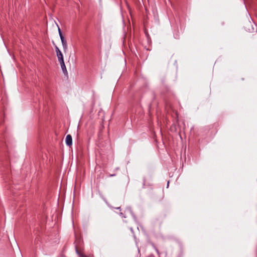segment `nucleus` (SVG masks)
<instances>
[{
  "label": "nucleus",
  "mask_w": 257,
  "mask_h": 257,
  "mask_svg": "<svg viewBox=\"0 0 257 257\" xmlns=\"http://www.w3.org/2000/svg\"><path fill=\"white\" fill-rule=\"evenodd\" d=\"M58 32H59V34L62 33L61 31L59 28H58Z\"/></svg>",
  "instance_id": "11"
},
{
  "label": "nucleus",
  "mask_w": 257,
  "mask_h": 257,
  "mask_svg": "<svg viewBox=\"0 0 257 257\" xmlns=\"http://www.w3.org/2000/svg\"><path fill=\"white\" fill-rule=\"evenodd\" d=\"M116 209H119L120 210H120V207H117V208H116Z\"/></svg>",
  "instance_id": "12"
},
{
  "label": "nucleus",
  "mask_w": 257,
  "mask_h": 257,
  "mask_svg": "<svg viewBox=\"0 0 257 257\" xmlns=\"http://www.w3.org/2000/svg\"><path fill=\"white\" fill-rule=\"evenodd\" d=\"M61 41L62 42L63 51L64 52H66L67 51V48H68L67 41L65 40V39H62V40H61Z\"/></svg>",
  "instance_id": "2"
},
{
  "label": "nucleus",
  "mask_w": 257,
  "mask_h": 257,
  "mask_svg": "<svg viewBox=\"0 0 257 257\" xmlns=\"http://www.w3.org/2000/svg\"><path fill=\"white\" fill-rule=\"evenodd\" d=\"M59 34V36H60V39L61 40H62V39H64L65 38L63 36V35H62V33H60V34Z\"/></svg>",
  "instance_id": "10"
},
{
  "label": "nucleus",
  "mask_w": 257,
  "mask_h": 257,
  "mask_svg": "<svg viewBox=\"0 0 257 257\" xmlns=\"http://www.w3.org/2000/svg\"><path fill=\"white\" fill-rule=\"evenodd\" d=\"M59 34V36H60V39L61 40H62V39H64L65 38L63 36V35H62V33H60V34Z\"/></svg>",
  "instance_id": "9"
},
{
  "label": "nucleus",
  "mask_w": 257,
  "mask_h": 257,
  "mask_svg": "<svg viewBox=\"0 0 257 257\" xmlns=\"http://www.w3.org/2000/svg\"><path fill=\"white\" fill-rule=\"evenodd\" d=\"M126 211L127 212H130L131 214H133L131 208L130 207H128L126 209Z\"/></svg>",
  "instance_id": "8"
},
{
  "label": "nucleus",
  "mask_w": 257,
  "mask_h": 257,
  "mask_svg": "<svg viewBox=\"0 0 257 257\" xmlns=\"http://www.w3.org/2000/svg\"><path fill=\"white\" fill-rule=\"evenodd\" d=\"M55 51H56V55L58 54L59 53H62L61 52V51L60 50V49H59V48L57 46H55Z\"/></svg>",
  "instance_id": "6"
},
{
  "label": "nucleus",
  "mask_w": 257,
  "mask_h": 257,
  "mask_svg": "<svg viewBox=\"0 0 257 257\" xmlns=\"http://www.w3.org/2000/svg\"><path fill=\"white\" fill-rule=\"evenodd\" d=\"M119 214L121 217H123V218L126 217V211H124V212H120Z\"/></svg>",
  "instance_id": "5"
},
{
  "label": "nucleus",
  "mask_w": 257,
  "mask_h": 257,
  "mask_svg": "<svg viewBox=\"0 0 257 257\" xmlns=\"http://www.w3.org/2000/svg\"><path fill=\"white\" fill-rule=\"evenodd\" d=\"M60 64L61 67V69L62 70L63 73L65 75L67 74V69H66V66L64 63V61L63 62H60Z\"/></svg>",
  "instance_id": "3"
},
{
  "label": "nucleus",
  "mask_w": 257,
  "mask_h": 257,
  "mask_svg": "<svg viewBox=\"0 0 257 257\" xmlns=\"http://www.w3.org/2000/svg\"><path fill=\"white\" fill-rule=\"evenodd\" d=\"M77 253L80 256V257H83L84 255L82 253H81L79 252L77 249L76 250Z\"/></svg>",
  "instance_id": "7"
},
{
  "label": "nucleus",
  "mask_w": 257,
  "mask_h": 257,
  "mask_svg": "<svg viewBox=\"0 0 257 257\" xmlns=\"http://www.w3.org/2000/svg\"><path fill=\"white\" fill-rule=\"evenodd\" d=\"M57 56L59 63L64 61L63 56L62 53L57 54Z\"/></svg>",
  "instance_id": "4"
},
{
  "label": "nucleus",
  "mask_w": 257,
  "mask_h": 257,
  "mask_svg": "<svg viewBox=\"0 0 257 257\" xmlns=\"http://www.w3.org/2000/svg\"><path fill=\"white\" fill-rule=\"evenodd\" d=\"M66 144L69 147L72 145V138L70 135H67L66 137Z\"/></svg>",
  "instance_id": "1"
}]
</instances>
